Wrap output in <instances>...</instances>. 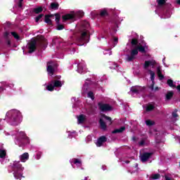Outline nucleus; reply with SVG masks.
Here are the masks:
<instances>
[{
  "label": "nucleus",
  "mask_w": 180,
  "mask_h": 180,
  "mask_svg": "<svg viewBox=\"0 0 180 180\" xmlns=\"http://www.w3.org/2000/svg\"><path fill=\"white\" fill-rule=\"evenodd\" d=\"M131 44H132L133 47L136 46V49L131 50V56H127V61H133V60L136 58V56L139 54V51H140V53H146L147 50H148V46H147V44H146L145 41H141V43H139L137 41V39H133Z\"/></svg>",
  "instance_id": "1"
},
{
  "label": "nucleus",
  "mask_w": 180,
  "mask_h": 180,
  "mask_svg": "<svg viewBox=\"0 0 180 180\" xmlns=\"http://www.w3.org/2000/svg\"><path fill=\"white\" fill-rule=\"evenodd\" d=\"M6 116L7 117H11V120L15 122L11 124H18L22 122V114L19 110H11L6 113Z\"/></svg>",
  "instance_id": "2"
},
{
  "label": "nucleus",
  "mask_w": 180,
  "mask_h": 180,
  "mask_svg": "<svg viewBox=\"0 0 180 180\" xmlns=\"http://www.w3.org/2000/svg\"><path fill=\"white\" fill-rule=\"evenodd\" d=\"M12 168L14 169V178L15 179H22L23 176L22 175V172L25 169V167H22L20 161H15L12 166Z\"/></svg>",
  "instance_id": "3"
},
{
  "label": "nucleus",
  "mask_w": 180,
  "mask_h": 180,
  "mask_svg": "<svg viewBox=\"0 0 180 180\" xmlns=\"http://www.w3.org/2000/svg\"><path fill=\"white\" fill-rule=\"evenodd\" d=\"M63 85H64V82L55 80L46 86V89L47 91H54V88H61Z\"/></svg>",
  "instance_id": "4"
},
{
  "label": "nucleus",
  "mask_w": 180,
  "mask_h": 180,
  "mask_svg": "<svg viewBox=\"0 0 180 180\" xmlns=\"http://www.w3.org/2000/svg\"><path fill=\"white\" fill-rule=\"evenodd\" d=\"M104 120H108L110 122V124H112V118L106 115H102L100 118V126L102 130H106V124L103 122Z\"/></svg>",
  "instance_id": "5"
},
{
  "label": "nucleus",
  "mask_w": 180,
  "mask_h": 180,
  "mask_svg": "<svg viewBox=\"0 0 180 180\" xmlns=\"http://www.w3.org/2000/svg\"><path fill=\"white\" fill-rule=\"evenodd\" d=\"M56 68V64H54V63L53 62H48L47 63V72L49 75H53V74H54V69Z\"/></svg>",
  "instance_id": "6"
},
{
  "label": "nucleus",
  "mask_w": 180,
  "mask_h": 180,
  "mask_svg": "<svg viewBox=\"0 0 180 180\" xmlns=\"http://www.w3.org/2000/svg\"><path fill=\"white\" fill-rule=\"evenodd\" d=\"M99 109L102 112H106L108 110H112V106L109 104H103L102 103H98Z\"/></svg>",
  "instance_id": "7"
},
{
  "label": "nucleus",
  "mask_w": 180,
  "mask_h": 180,
  "mask_svg": "<svg viewBox=\"0 0 180 180\" xmlns=\"http://www.w3.org/2000/svg\"><path fill=\"white\" fill-rule=\"evenodd\" d=\"M56 22L58 25L57 30H63L64 29V26L63 25H59L60 19H61V15L59 13L55 14Z\"/></svg>",
  "instance_id": "8"
},
{
  "label": "nucleus",
  "mask_w": 180,
  "mask_h": 180,
  "mask_svg": "<svg viewBox=\"0 0 180 180\" xmlns=\"http://www.w3.org/2000/svg\"><path fill=\"white\" fill-rule=\"evenodd\" d=\"M75 13L72 12L69 14H66L62 17L63 21L65 22V20H71V19H74L75 18Z\"/></svg>",
  "instance_id": "9"
},
{
  "label": "nucleus",
  "mask_w": 180,
  "mask_h": 180,
  "mask_svg": "<svg viewBox=\"0 0 180 180\" xmlns=\"http://www.w3.org/2000/svg\"><path fill=\"white\" fill-rule=\"evenodd\" d=\"M29 53H33L34 50H36V40L34 39H32L31 41L29 44Z\"/></svg>",
  "instance_id": "10"
},
{
  "label": "nucleus",
  "mask_w": 180,
  "mask_h": 180,
  "mask_svg": "<svg viewBox=\"0 0 180 180\" xmlns=\"http://www.w3.org/2000/svg\"><path fill=\"white\" fill-rule=\"evenodd\" d=\"M106 141V136H101L96 141V146L97 147H101L102 144Z\"/></svg>",
  "instance_id": "11"
},
{
  "label": "nucleus",
  "mask_w": 180,
  "mask_h": 180,
  "mask_svg": "<svg viewBox=\"0 0 180 180\" xmlns=\"http://www.w3.org/2000/svg\"><path fill=\"white\" fill-rule=\"evenodd\" d=\"M19 158L21 162H26L27 160H29V153H24L22 155H20Z\"/></svg>",
  "instance_id": "12"
},
{
  "label": "nucleus",
  "mask_w": 180,
  "mask_h": 180,
  "mask_svg": "<svg viewBox=\"0 0 180 180\" xmlns=\"http://www.w3.org/2000/svg\"><path fill=\"white\" fill-rule=\"evenodd\" d=\"M150 65H152V67H154L155 65V60H146L143 65L144 68H148Z\"/></svg>",
  "instance_id": "13"
},
{
  "label": "nucleus",
  "mask_w": 180,
  "mask_h": 180,
  "mask_svg": "<svg viewBox=\"0 0 180 180\" xmlns=\"http://www.w3.org/2000/svg\"><path fill=\"white\" fill-rule=\"evenodd\" d=\"M142 88L141 86H132L130 89V92L131 94H139L141 92Z\"/></svg>",
  "instance_id": "14"
},
{
  "label": "nucleus",
  "mask_w": 180,
  "mask_h": 180,
  "mask_svg": "<svg viewBox=\"0 0 180 180\" xmlns=\"http://www.w3.org/2000/svg\"><path fill=\"white\" fill-rule=\"evenodd\" d=\"M150 157H151V153H146L141 155V160L142 162H146V161H147Z\"/></svg>",
  "instance_id": "15"
},
{
  "label": "nucleus",
  "mask_w": 180,
  "mask_h": 180,
  "mask_svg": "<svg viewBox=\"0 0 180 180\" xmlns=\"http://www.w3.org/2000/svg\"><path fill=\"white\" fill-rule=\"evenodd\" d=\"M150 79L152 81V85L150 86V89L154 90V78H155V73L150 70Z\"/></svg>",
  "instance_id": "16"
},
{
  "label": "nucleus",
  "mask_w": 180,
  "mask_h": 180,
  "mask_svg": "<svg viewBox=\"0 0 180 180\" xmlns=\"http://www.w3.org/2000/svg\"><path fill=\"white\" fill-rule=\"evenodd\" d=\"M58 3H51V6H49V9L52 11H57L58 9Z\"/></svg>",
  "instance_id": "17"
},
{
  "label": "nucleus",
  "mask_w": 180,
  "mask_h": 180,
  "mask_svg": "<svg viewBox=\"0 0 180 180\" xmlns=\"http://www.w3.org/2000/svg\"><path fill=\"white\" fill-rule=\"evenodd\" d=\"M72 161H74L73 162L77 166V168L82 167V162L79 159H73Z\"/></svg>",
  "instance_id": "18"
},
{
  "label": "nucleus",
  "mask_w": 180,
  "mask_h": 180,
  "mask_svg": "<svg viewBox=\"0 0 180 180\" xmlns=\"http://www.w3.org/2000/svg\"><path fill=\"white\" fill-rule=\"evenodd\" d=\"M77 122L79 124H81V123H84V122H85V115H81L77 117Z\"/></svg>",
  "instance_id": "19"
},
{
  "label": "nucleus",
  "mask_w": 180,
  "mask_h": 180,
  "mask_svg": "<svg viewBox=\"0 0 180 180\" xmlns=\"http://www.w3.org/2000/svg\"><path fill=\"white\" fill-rule=\"evenodd\" d=\"M124 130H126V128L124 127H121L120 129L112 131V134H115L116 133H122V131H124Z\"/></svg>",
  "instance_id": "20"
},
{
  "label": "nucleus",
  "mask_w": 180,
  "mask_h": 180,
  "mask_svg": "<svg viewBox=\"0 0 180 180\" xmlns=\"http://www.w3.org/2000/svg\"><path fill=\"white\" fill-rule=\"evenodd\" d=\"M50 18H53V15L45 16V22L48 25H51V19Z\"/></svg>",
  "instance_id": "21"
},
{
  "label": "nucleus",
  "mask_w": 180,
  "mask_h": 180,
  "mask_svg": "<svg viewBox=\"0 0 180 180\" xmlns=\"http://www.w3.org/2000/svg\"><path fill=\"white\" fill-rule=\"evenodd\" d=\"M146 112H150V110H153L154 109V105L153 104H148L146 107Z\"/></svg>",
  "instance_id": "22"
},
{
  "label": "nucleus",
  "mask_w": 180,
  "mask_h": 180,
  "mask_svg": "<svg viewBox=\"0 0 180 180\" xmlns=\"http://www.w3.org/2000/svg\"><path fill=\"white\" fill-rule=\"evenodd\" d=\"M158 77L160 78V79H164V75H162V73H161V68H158Z\"/></svg>",
  "instance_id": "23"
},
{
  "label": "nucleus",
  "mask_w": 180,
  "mask_h": 180,
  "mask_svg": "<svg viewBox=\"0 0 180 180\" xmlns=\"http://www.w3.org/2000/svg\"><path fill=\"white\" fill-rule=\"evenodd\" d=\"M167 84L171 88H176V86L175 84H174V81H172V79H168L167 80Z\"/></svg>",
  "instance_id": "24"
},
{
  "label": "nucleus",
  "mask_w": 180,
  "mask_h": 180,
  "mask_svg": "<svg viewBox=\"0 0 180 180\" xmlns=\"http://www.w3.org/2000/svg\"><path fill=\"white\" fill-rule=\"evenodd\" d=\"M6 157V150H0V158H5Z\"/></svg>",
  "instance_id": "25"
},
{
  "label": "nucleus",
  "mask_w": 180,
  "mask_h": 180,
  "mask_svg": "<svg viewBox=\"0 0 180 180\" xmlns=\"http://www.w3.org/2000/svg\"><path fill=\"white\" fill-rule=\"evenodd\" d=\"M33 11L34 13H40V12L43 11V8L42 7H37L34 8Z\"/></svg>",
  "instance_id": "26"
},
{
  "label": "nucleus",
  "mask_w": 180,
  "mask_h": 180,
  "mask_svg": "<svg viewBox=\"0 0 180 180\" xmlns=\"http://www.w3.org/2000/svg\"><path fill=\"white\" fill-rule=\"evenodd\" d=\"M174 96V93L172 91H169L166 95V99H170Z\"/></svg>",
  "instance_id": "27"
},
{
  "label": "nucleus",
  "mask_w": 180,
  "mask_h": 180,
  "mask_svg": "<svg viewBox=\"0 0 180 180\" xmlns=\"http://www.w3.org/2000/svg\"><path fill=\"white\" fill-rule=\"evenodd\" d=\"M86 32L82 33L81 40L85 41V40H86Z\"/></svg>",
  "instance_id": "28"
},
{
  "label": "nucleus",
  "mask_w": 180,
  "mask_h": 180,
  "mask_svg": "<svg viewBox=\"0 0 180 180\" xmlns=\"http://www.w3.org/2000/svg\"><path fill=\"white\" fill-rule=\"evenodd\" d=\"M100 15L101 16H106V15H108V11L104 8L101 11Z\"/></svg>",
  "instance_id": "29"
},
{
  "label": "nucleus",
  "mask_w": 180,
  "mask_h": 180,
  "mask_svg": "<svg viewBox=\"0 0 180 180\" xmlns=\"http://www.w3.org/2000/svg\"><path fill=\"white\" fill-rule=\"evenodd\" d=\"M88 98H91L92 101L95 99V96H94V93L92 91H89L88 93Z\"/></svg>",
  "instance_id": "30"
},
{
  "label": "nucleus",
  "mask_w": 180,
  "mask_h": 180,
  "mask_svg": "<svg viewBox=\"0 0 180 180\" xmlns=\"http://www.w3.org/2000/svg\"><path fill=\"white\" fill-rule=\"evenodd\" d=\"M77 72L79 74H82L84 72V68L81 67V64L79 65Z\"/></svg>",
  "instance_id": "31"
},
{
  "label": "nucleus",
  "mask_w": 180,
  "mask_h": 180,
  "mask_svg": "<svg viewBox=\"0 0 180 180\" xmlns=\"http://www.w3.org/2000/svg\"><path fill=\"white\" fill-rule=\"evenodd\" d=\"M146 124H147V126H153V124H154V121L148 120L146 121Z\"/></svg>",
  "instance_id": "32"
},
{
  "label": "nucleus",
  "mask_w": 180,
  "mask_h": 180,
  "mask_svg": "<svg viewBox=\"0 0 180 180\" xmlns=\"http://www.w3.org/2000/svg\"><path fill=\"white\" fill-rule=\"evenodd\" d=\"M11 34L14 37V39H15L16 40H19V35L16 32H11Z\"/></svg>",
  "instance_id": "33"
},
{
  "label": "nucleus",
  "mask_w": 180,
  "mask_h": 180,
  "mask_svg": "<svg viewBox=\"0 0 180 180\" xmlns=\"http://www.w3.org/2000/svg\"><path fill=\"white\" fill-rule=\"evenodd\" d=\"M158 178H160V174H153L150 176V179H158Z\"/></svg>",
  "instance_id": "34"
},
{
  "label": "nucleus",
  "mask_w": 180,
  "mask_h": 180,
  "mask_svg": "<svg viewBox=\"0 0 180 180\" xmlns=\"http://www.w3.org/2000/svg\"><path fill=\"white\" fill-rule=\"evenodd\" d=\"M164 4H165V0H158V5L159 6H162Z\"/></svg>",
  "instance_id": "35"
},
{
  "label": "nucleus",
  "mask_w": 180,
  "mask_h": 180,
  "mask_svg": "<svg viewBox=\"0 0 180 180\" xmlns=\"http://www.w3.org/2000/svg\"><path fill=\"white\" fill-rule=\"evenodd\" d=\"M41 18H43V14H40L39 15H38L36 18H35V21L36 22H39L40 20V19H41Z\"/></svg>",
  "instance_id": "36"
},
{
  "label": "nucleus",
  "mask_w": 180,
  "mask_h": 180,
  "mask_svg": "<svg viewBox=\"0 0 180 180\" xmlns=\"http://www.w3.org/2000/svg\"><path fill=\"white\" fill-rule=\"evenodd\" d=\"M83 91H86V89H88V82H85L84 83V85L83 86V88H82Z\"/></svg>",
  "instance_id": "37"
},
{
  "label": "nucleus",
  "mask_w": 180,
  "mask_h": 180,
  "mask_svg": "<svg viewBox=\"0 0 180 180\" xmlns=\"http://www.w3.org/2000/svg\"><path fill=\"white\" fill-rule=\"evenodd\" d=\"M104 54H109V56H111L112 51L110 50H107L104 52Z\"/></svg>",
  "instance_id": "38"
},
{
  "label": "nucleus",
  "mask_w": 180,
  "mask_h": 180,
  "mask_svg": "<svg viewBox=\"0 0 180 180\" xmlns=\"http://www.w3.org/2000/svg\"><path fill=\"white\" fill-rule=\"evenodd\" d=\"M176 112H178V110H176L172 113L173 117H178V114H176Z\"/></svg>",
  "instance_id": "39"
},
{
  "label": "nucleus",
  "mask_w": 180,
  "mask_h": 180,
  "mask_svg": "<svg viewBox=\"0 0 180 180\" xmlns=\"http://www.w3.org/2000/svg\"><path fill=\"white\" fill-rule=\"evenodd\" d=\"M116 68H117V65L116 64H114L113 66L110 67V69H114V70H116Z\"/></svg>",
  "instance_id": "40"
},
{
  "label": "nucleus",
  "mask_w": 180,
  "mask_h": 180,
  "mask_svg": "<svg viewBox=\"0 0 180 180\" xmlns=\"http://www.w3.org/2000/svg\"><path fill=\"white\" fill-rule=\"evenodd\" d=\"M79 18H82L84 16V12L79 11Z\"/></svg>",
  "instance_id": "41"
},
{
  "label": "nucleus",
  "mask_w": 180,
  "mask_h": 180,
  "mask_svg": "<svg viewBox=\"0 0 180 180\" xmlns=\"http://www.w3.org/2000/svg\"><path fill=\"white\" fill-rule=\"evenodd\" d=\"M74 133H75V131H73V132H72V133L69 131L68 137H69L70 139H72V137H71V136H72V134H74Z\"/></svg>",
  "instance_id": "42"
},
{
  "label": "nucleus",
  "mask_w": 180,
  "mask_h": 180,
  "mask_svg": "<svg viewBox=\"0 0 180 180\" xmlns=\"http://www.w3.org/2000/svg\"><path fill=\"white\" fill-rule=\"evenodd\" d=\"M88 141H91V140H92V136H91L90 135H89L87 137H86Z\"/></svg>",
  "instance_id": "43"
},
{
  "label": "nucleus",
  "mask_w": 180,
  "mask_h": 180,
  "mask_svg": "<svg viewBox=\"0 0 180 180\" xmlns=\"http://www.w3.org/2000/svg\"><path fill=\"white\" fill-rule=\"evenodd\" d=\"M114 41H115V44H117V41H119V39L114 38Z\"/></svg>",
  "instance_id": "44"
},
{
  "label": "nucleus",
  "mask_w": 180,
  "mask_h": 180,
  "mask_svg": "<svg viewBox=\"0 0 180 180\" xmlns=\"http://www.w3.org/2000/svg\"><path fill=\"white\" fill-rule=\"evenodd\" d=\"M165 58L162 59V63H163V64H164V66H165V67H168V66H167V65H165Z\"/></svg>",
  "instance_id": "45"
},
{
  "label": "nucleus",
  "mask_w": 180,
  "mask_h": 180,
  "mask_svg": "<svg viewBox=\"0 0 180 180\" xmlns=\"http://www.w3.org/2000/svg\"><path fill=\"white\" fill-rule=\"evenodd\" d=\"M18 6H19L20 8H22V1H20L19 4H18Z\"/></svg>",
  "instance_id": "46"
},
{
  "label": "nucleus",
  "mask_w": 180,
  "mask_h": 180,
  "mask_svg": "<svg viewBox=\"0 0 180 180\" xmlns=\"http://www.w3.org/2000/svg\"><path fill=\"white\" fill-rule=\"evenodd\" d=\"M143 144H144V141H143L139 143V146H143Z\"/></svg>",
  "instance_id": "47"
},
{
  "label": "nucleus",
  "mask_w": 180,
  "mask_h": 180,
  "mask_svg": "<svg viewBox=\"0 0 180 180\" xmlns=\"http://www.w3.org/2000/svg\"><path fill=\"white\" fill-rule=\"evenodd\" d=\"M176 89L180 91V84L176 86Z\"/></svg>",
  "instance_id": "48"
},
{
  "label": "nucleus",
  "mask_w": 180,
  "mask_h": 180,
  "mask_svg": "<svg viewBox=\"0 0 180 180\" xmlns=\"http://www.w3.org/2000/svg\"><path fill=\"white\" fill-rule=\"evenodd\" d=\"M21 136H25V132H20Z\"/></svg>",
  "instance_id": "49"
},
{
  "label": "nucleus",
  "mask_w": 180,
  "mask_h": 180,
  "mask_svg": "<svg viewBox=\"0 0 180 180\" xmlns=\"http://www.w3.org/2000/svg\"><path fill=\"white\" fill-rule=\"evenodd\" d=\"M177 4H179V5H180V0H177Z\"/></svg>",
  "instance_id": "50"
},
{
  "label": "nucleus",
  "mask_w": 180,
  "mask_h": 180,
  "mask_svg": "<svg viewBox=\"0 0 180 180\" xmlns=\"http://www.w3.org/2000/svg\"><path fill=\"white\" fill-rule=\"evenodd\" d=\"M9 34L8 32L5 33V36L7 37Z\"/></svg>",
  "instance_id": "51"
},
{
  "label": "nucleus",
  "mask_w": 180,
  "mask_h": 180,
  "mask_svg": "<svg viewBox=\"0 0 180 180\" xmlns=\"http://www.w3.org/2000/svg\"><path fill=\"white\" fill-rule=\"evenodd\" d=\"M4 91V89H2V87H0V91Z\"/></svg>",
  "instance_id": "52"
},
{
  "label": "nucleus",
  "mask_w": 180,
  "mask_h": 180,
  "mask_svg": "<svg viewBox=\"0 0 180 180\" xmlns=\"http://www.w3.org/2000/svg\"><path fill=\"white\" fill-rule=\"evenodd\" d=\"M37 160H39L40 159V156H39V155H37Z\"/></svg>",
  "instance_id": "53"
},
{
  "label": "nucleus",
  "mask_w": 180,
  "mask_h": 180,
  "mask_svg": "<svg viewBox=\"0 0 180 180\" xmlns=\"http://www.w3.org/2000/svg\"><path fill=\"white\" fill-rule=\"evenodd\" d=\"M102 169H103V171H105V167H104V166H102Z\"/></svg>",
  "instance_id": "54"
},
{
  "label": "nucleus",
  "mask_w": 180,
  "mask_h": 180,
  "mask_svg": "<svg viewBox=\"0 0 180 180\" xmlns=\"http://www.w3.org/2000/svg\"><path fill=\"white\" fill-rule=\"evenodd\" d=\"M158 87H156L155 89V91H158Z\"/></svg>",
  "instance_id": "55"
},
{
  "label": "nucleus",
  "mask_w": 180,
  "mask_h": 180,
  "mask_svg": "<svg viewBox=\"0 0 180 180\" xmlns=\"http://www.w3.org/2000/svg\"><path fill=\"white\" fill-rule=\"evenodd\" d=\"M133 140H136V137L134 136V137H133Z\"/></svg>",
  "instance_id": "56"
},
{
  "label": "nucleus",
  "mask_w": 180,
  "mask_h": 180,
  "mask_svg": "<svg viewBox=\"0 0 180 180\" xmlns=\"http://www.w3.org/2000/svg\"><path fill=\"white\" fill-rule=\"evenodd\" d=\"M20 2H23V0H20Z\"/></svg>",
  "instance_id": "57"
},
{
  "label": "nucleus",
  "mask_w": 180,
  "mask_h": 180,
  "mask_svg": "<svg viewBox=\"0 0 180 180\" xmlns=\"http://www.w3.org/2000/svg\"><path fill=\"white\" fill-rule=\"evenodd\" d=\"M87 179V177H85V180H86Z\"/></svg>",
  "instance_id": "58"
},
{
  "label": "nucleus",
  "mask_w": 180,
  "mask_h": 180,
  "mask_svg": "<svg viewBox=\"0 0 180 180\" xmlns=\"http://www.w3.org/2000/svg\"><path fill=\"white\" fill-rule=\"evenodd\" d=\"M88 81H89V80L86 79V82H88Z\"/></svg>",
  "instance_id": "59"
},
{
  "label": "nucleus",
  "mask_w": 180,
  "mask_h": 180,
  "mask_svg": "<svg viewBox=\"0 0 180 180\" xmlns=\"http://www.w3.org/2000/svg\"><path fill=\"white\" fill-rule=\"evenodd\" d=\"M127 46H129V44Z\"/></svg>",
  "instance_id": "60"
},
{
  "label": "nucleus",
  "mask_w": 180,
  "mask_h": 180,
  "mask_svg": "<svg viewBox=\"0 0 180 180\" xmlns=\"http://www.w3.org/2000/svg\"><path fill=\"white\" fill-rule=\"evenodd\" d=\"M84 68H85V66H84Z\"/></svg>",
  "instance_id": "61"
},
{
  "label": "nucleus",
  "mask_w": 180,
  "mask_h": 180,
  "mask_svg": "<svg viewBox=\"0 0 180 180\" xmlns=\"http://www.w3.org/2000/svg\"><path fill=\"white\" fill-rule=\"evenodd\" d=\"M71 164H72V162H71Z\"/></svg>",
  "instance_id": "62"
}]
</instances>
